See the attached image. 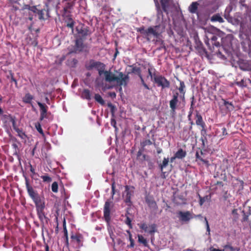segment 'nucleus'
<instances>
[{
	"label": "nucleus",
	"mask_w": 251,
	"mask_h": 251,
	"mask_svg": "<svg viewBox=\"0 0 251 251\" xmlns=\"http://www.w3.org/2000/svg\"><path fill=\"white\" fill-rule=\"evenodd\" d=\"M25 186L28 194L35 204L38 217L41 220H43L46 218L44 211L45 208L44 199L41 198L38 193L34 191L32 187L29 184V180L27 178H25Z\"/></svg>",
	"instance_id": "nucleus-1"
},
{
	"label": "nucleus",
	"mask_w": 251,
	"mask_h": 251,
	"mask_svg": "<svg viewBox=\"0 0 251 251\" xmlns=\"http://www.w3.org/2000/svg\"><path fill=\"white\" fill-rule=\"evenodd\" d=\"M115 72L118 74L117 76L109 71H105L104 76L105 81L108 82L116 81L120 86H126L129 80L128 75H124L122 72H118L116 70H115Z\"/></svg>",
	"instance_id": "nucleus-2"
},
{
	"label": "nucleus",
	"mask_w": 251,
	"mask_h": 251,
	"mask_svg": "<svg viewBox=\"0 0 251 251\" xmlns=\"http://www.w3.org/2000/svg\"><path fill=\"white\" fill-rule=\"evenodd\" d=\"M182 95L179 94L178 91H174L173 92L172 98L170 100L169 104L172 113H175L177 108V106L180 101H185V97H181Z\"/></svg>",
	"instance_id": "nucleus-3"
},
{
	"label": "nucleus",
	"mask_w": 251,
	"mask_h": 251,
	"mask_svg": "<svg viewBox=\"0 0 251 251\" xmlns=\"http://www.w3.org/2000/svg\"><path fill=\"white\" fill-rule=\"evenodd\" d=\"M125 188V190L123 193V198L126 204L130 206L132 205L131 198L134 195L135 187L131 185H126Z\"/></svg>",
	"instance_id": "nucleus-4"
},
{
	"label": "nucleus",
	"mask_w": 251,
	"mask_h": 251,
	"mask_svg": "<svg viewBox=\"0 0 251 251\" xmlns=\"http://www.w3.org/2000/svg\"><path fill=\"white\" fill-rule=\"evenodd\" d=\"M160 25H156L154 27H149L147 29H145L144 27L139 28L137 31L140 32L141 34H144L146 36L150 35H153L154 36L157 37L161 33V31H158V28Z\"/></svg>",
	"instance_id": "nucleus-5"
},
{
	"label": "nucleus",
	"mask_w": 251,
	"mask_h": 251,
	"mask_svg": "<svg viewBox=\"0 0 251 251\" xmlns=\"http://www.w3.org/2000/svg\"><path fill=\"white\" fill-rule=\"evenodd\" d=\"M153 81L158 87H161L162 89L169 88L170 86V81L162 75L154 76Z\"/></svg>",
	"instance_id": "nucleus-6"
},
{
	"label": "nucleus",
	"mask_w": 251,
	"mask_h": 251,
	"mask_svg": "<svg viewBox=\"0 0 251 251\" xmlns=\"http://www.w3.org/2000/svg\"><path fill=\"white\" fill-rule=\"evenodd\" d=\"M138 226L141 229L151 235L153 234L157 231L156 225L155 224H152L148 226L146 223H141L138 224Z\"/></svg>",
	"instance_id": "nucleus-7"
},
{
	"label": "nucleus",
	"mask_w": 251,
	"mask_h": 251,
	"mask_svg": "<svg viewBox=\"0 0 251 251\" xmlns=\"http://www.w3.org/2000/svg\"><path fill=\"white\" fill-rule=\"evenodd\" d=\"M85 68L87 70H91L93 69L98 70L101 68V67L105 66V65L100 61H96L94 59H91L85 63Z\"/></svg>",
	"instance_id": "nucleus-8"
},
{
	"label": "nucleus",
	"mask_w": 251,
	"mask_h": 251,
	"mask_svg": "<svg viewBox=\"0 0 251 251\" xmlns=\"http://www.w3.org/2000/svg\"><path fill=\"white\" fill-rule=\"evenodd\" d=\"M77 33L81 36L79 38H82L85 39L88 35L91 34L89 27L85 26L84 25H79L76 27Z\"/></svg>",
	"instance_id": "nucleus-9"
},
{
	"label": "nucleus",
	"mask_w": 251,
	"mask_h": 251,
	"mask_svg": "<svg viewBox=\"0 0 251 251\" xmlns=\"http://www.w3.org/2000/svg\"><path fill=\"white\" fill-rule=\"evenodd\" d=\"M177 215L179 221L182 222H188L193 218V214L189 211H179L177 213Z\"/></svg>",
	"instance_id": "nucleus-10"
},
{
	"label": "nucleus",
	"mask_w": 251,
	"mask_h": 251,
	"mask_svg": "<svg viewBox=\"0 0 251 251\" xmlns=\"http://www.w3.org/2000/svg\"><path fill=\"white\" fill-rule=\"evenodd\" d=\"M84 40L82 38H77L75 39L74 47V51L75 53L80 52L84 50L86 46L83 43Z\"/></svg>",
	"instance_id": "nucleus-11"
},
{
	"label": "nucleus",
	"mask_w": 251,
	"mask_h": 251,
	"mask_svg": "<svg viewBox=\"0 0 251 251\" xmlns=\"http://www.w3.org/2000/svg\"><path fill=\"white\" fill-rule=\"evenodd\" d=\"M37 103L40 107V116L39 120L40 121H41L45 118H48V115L50 114V113H48V107L46 104L42 103L39 101H37Z\"/></svg>",
	"instance_id": "nucleus-12"
},
{
	"label": "nucleus",
	"mask_w": 251,
	"mask_h": 251,
	"mask_svg": "<svg viewBox=\"0 0 251 251\" xmlns=\"http://www.w3.org/2000/svg\"><path fill=\"white\" fill-rule=\"evenodd\" d=\"M145 200L146 203L150 208L154 211H156L157 210L158 206L153 197L147 196L146 197Z\"/></svg>",
	"instance_id": "nucleus-13"
},
{
	"label": "nucleus",
	"mask_w": 251,
	"mask_h": 251,
	"mask_svg": "<svg viewBox=\"0 0 251 251\" xmlns=\"http://www.w3.org/2000/svg\"><path fill=\"white\" fill-rule=\"evenodd\" d=\"M110 202L106 201L105 202L104 206L103 214L105 220L106 222H108L110 220Z\"/></svg>",
	"instance_id": "nucleus-14"
},
{
	"label": "nucleus",
	"mask_w": 251,
	"mask_h": 251,
	"mask_svg": "<svg viewBox=\"0 0 251 251\" xmlns=\"http://www.w3.org/2000/svg\"><path fill=\"white\" fill-rule=\"evenodd\" d=\"M36 13L38 14V18L40 20H45L50 17L48 8H47L46 10L45 9L42 10L38 9Z\"/></svg>",
	"instance_id": "nucleus-15"
},
{
	"label": "nucleus",
	"mask_w": 251,
	"mask_h": 251,
	"mask_svg": "<svg viewBox=\"0 0 251 251\" xmlns=\"http://www.w3.org/2000/svg\"><path fill=\"white\" fill-rule=\"evenodd\" d=\"M196 124L201 127L206 126L205 122L203 121L201 115L198 110H196Z\"/></svg>",
	"instance_id": "nucleus-16"
},
{
	"label": "nucleus",
	"mask_w": 251,
	"mask_h": 251,
	"mask_svg": "<svg viewBox=\"0 0 251 251\" xmlns=\"http://www.w3.org/2000/svg\"><path fill=\"white\" fill-rule=\"evenodd\" d=\"M34 99V97L29 93H26L22 98L23 102L25 104H29L32 107H33L32 104V100Z\"/></svg>",
	"instance_id": "nucleus-17"
},
{
	"label": "nucleus",
	"mask_w": 251,
	"mask_h": 251,
	"mask_svg": "<svg viewBox=\"0 0 251 251\" xmlns=\"http://www.w3.org/2000/svg\"><path fill=\"white\" fill-rule=\"evenodd\" d=\"M65 22L67 23V26L72 29L73 31L75 25V22L72 18L71 15H69L66 16Z\"/></svg>",
	"instance_id": "nucleus-18"
},
{
	"label": "nucleus",
	"mask_w": 251,
	"mask_h": 251,
	"mask_svg": "<svg viewBox=\"0 0 251 251\" xmlns=\"http://www.w3.org/2000/svg\"><path fill=\"white\" fill-rule=\"evenodd\" d=\"M201 135L202 136L201 138V140L202 141V145L203 147H205L204 142L205 141H207V139L206 137V126L201 127Z\"/></svg>",
	"instance_id": "nucleus-19"
},
{
	"label": "nucleus",
	"mask_w": 251,
	"mask_h": 251,
	"mask_svg": "<svg viewBox=\"0 0 251 251\" xmlns=\"http://www.w3.org/2000/svg\"><path fill=\"white\" fill-rule=\"evenodd\" d=\"M232 10V6L231 5L227 6L225 11L224 16L225 19L227 20L232 19V17L230 16V13Z\"/></svg>",
	"instance_id": "nucleus-20"
},
{
	"label": "nucleus",
	"mask_w": 251,
	"mask_h": 251,
	"mask_svg": "<svg viewBox=\"0 0 251 251\" xmlns=\"http://www.w3.org/2000/svg\"><path fill=\"white\" fill-rule=\"evenodd\" d=\"M129 67L132 68L131 71V73L136 74L138 75V76L142 75L141 68L136 66L135 64L130 65Z\"/></svg>",
	"instance_id": "nucleus-21"
},
{
	"label": "nucleus",
	"mask_w": 251,
	"mask_h": 251,
	"mask_svg": "<svg viewBox=\"0 0 251 251\" xmlns=\"http://www.w3.org/2000/svg\"><path fill=\"white\" fill-rule=\"evenodd\" d=\"M178 90L179 91V94L182 95L181 97H183L184 96H185V85L183 81H180V86L178 88Z\"/></svg>",
	"instance_id": "nucleus-22"
},
{
	"label": "nucleus",
	"mask_w": 251,
	"mask_h": 251,
	"mask_svg": "<svg viewBox=\"0 0 251 251\" xmlns=\"http://www.w3.org/2000/svg\"><path fill=\"white\" fill-rule=\"evenodd\" d=\"M81 98L83 99L90 100L91 94L90 90L87 89H84L81 93Z\"/></svg>",
	"instance_id": "nucleus-23"
},
{
	"label": "nucleus",
	"mask_w": 251,
	"mask_h": 251,
	"mask_svg": "<svg viewBox=\"0 0 251 251\" xmlns=\"http://www.w3.org/2000/svg\"><path fill=\"white\" fill-rule=\"evenodd\" d=\"M144 149H140L137 153V159L141 161H144L146 160V155L143 154Z\"/></svg>",
	"instance_id": "nucleus-24"
},
{
	"label": "nucleus",
	"mask_w": 251,
	"mask_h": 251,
	"mask_svg": "<svg viewBox=\"0 0 251 251\" xmlns=\"http://www.w3.org/2000/svg\"><path fill=\"white\" fill-rule=\"evenodd\" d=\"M170 0H161L160 3L161 5L162 8L163 10L166 12L168 13V10Z\"/></svg>",
	"instance_id": "nucleus-25"
},
{
	"label": "nucleus",
	"mask_w": 251,
	"mask_h": 251,
	"mask_svg": "<svg viewBox=\"0 0 251 251\" xmlns=\"http://www.w3.org/2000/svg\"><path fill=\"white\" fill-rule=\"evenodd\" d=\"M203 153L201 150H200V151H197L196 153V160L197 161L198 160H199L204 164H208V161L203 159L201 156V155H203Z\"/></svg>",
	"instance_id": "nucleus-26"
},
{
	"label": "nucleus",
	"mask_w": 251,
	"mask_h": 251,
	"mask_svg": "<svg viewBox=\"0 0 251 251\" xmlns=\"http://www.w3.org/2000/svg\"><path fill=\"white\" fill-rule=\"evenodd\" d=\"M211 21L214 22H218L220 23H223L224 22V19L219 14H216L213 15L211 18Z\"/></svg>",
	"instance_id": "nucleus-27"
},
{
	"label": "nucleus",
	"mask_w": 251,
	"mask_h": 251,
	"mask_svg": "<svg viewBox=\"0 0 251 251\" xmlns=\"http://www.w3.org/2000/svg\"><path fill=\"white\" fill-rule=\"evenodd\" d=\"M176 157L178 159H182L186 155V152L182 149H179L175 153Z\"/></svg>",
	"instance_id": "nucleus-28"
},
{
	"label": "nucleus",
	"mask_w": 251,
	"mask_h": 251,
	"mask_svg": "<svg viewBox=\"0 0 251 251\" xmlns=\"http://www.w3.org/2000/svg\"><path fill=\"white\" fill-rule=\"evenodd\" d=\"M76 0H73L72 1H66L67 3L64 7V11H66L69 9H72L75 5Z\"/></svg>",
	"instance_id": "nucleus-29"
},
{
	"label": "nucleus",
	"mask_w": 251,
	"mask_h": 251,
	"mask_svg": "<svg viewBox=\"0 0 251 251\" xmlns=\"http://www.w3.org/2000/svg\"><path fill=\"white\" fill-rule=\"evenodd\" d=\"M224 248V251H240V250L239 247H234L230 245H225Z\"/></svg>",
	"instance_id": "nucleus-30"
},
{
	"label": "nucleus",
	"mask_w": 251,
	"mask_h": 251,
	"mask_svg": "<svg viewBox=\"0 0 251 251\" xmlns=\"http://www.w3.org/2000/svg\"><path fill=\"white\" fill-rule=\"evenodd\" d=\"M198 6L197 2H193L189 7L190 12L192 13H195L198 9Z\"/></svg>",
	"instance_id": "nucleus-31"
},
{
	"label": "nucleus",
	"mask_w": 251,
	"mask_h": 251,
	"mask_svg": "<svg viewBox=\"0 0 251 251\" xmlns=\"http://www.w3.org/2000/svg\"><path fill=\"white\" fill-rule=\"evenodd\" d=\"M15 130L17 133L18 136H19L22 139H25L27 138V135L25 133V132L23 130L22 128L16 129Z\"/></svg>",
	"instance_id": "nucleus-32"
},
{
	"label": "nucleus",
	"mask_w": 251,
	"mask_h": 251,
	"mask_svg": "<svg viewBox=\"0 0 251 251\" xmlns=\"http://www.w3.org/2000/svg\"><path fill=\"white\" fill-rule=\"evenodd\" d=\"M148 71L149 73V75L151 77V79L152 80H154V77L158 76V75H156V74H155V69L152 67L148 68Z\"/></svg>",
	"instance_id": "nucleus-33"
},
{
	"label": "nucleus",
	"mask_w": 251,
	"mask_h": 251,
	"mask_svg": "<svg viewBox=\"0 0 251 251\" xmlns=\"http://www.w3.org/2000/svg\"><path fill=\"white\" fill-rule=\"evenodd\" d=\"M217 36L215 35H211V37H210L211 44L216 47L220 46V43L217 41Z\"/></svg>",
	"instance_id": "nucleus-34"
},
{
	"label": "nucleus",
	"mask_w": 251,
	"mask_h": 251,
	"mask_svg": "<svg viewBox=\"0 0 251 251\" xmlns=\"http://www.w3.org/2000/svg\"><path fill=\"white\" fill-rule=\"evenodd\" d=\"M23 9H28L33 13H36L38 11L36 6H30L28 4L25 5L23 7Z\"/></svg>",
	"instance_id": "nucleus-35"
},
{
	"label": "nucleus",
	"mask_w": 251,
	"mask_h": 251,
	"mask_svg": "<svg viewBox=\"0 0 251 251\" xmlns=\"http://www.w3.org/2000/svg\"><path fill=\"white\" fill-rule=\"evenodd\" d=\"M169 161V158H164L162 162L159 165V167L162 172L163 169L168 165Z\"/></svg>",
	"instance_id": "nucleus-36"
},
{
	"label": "nucleus",
	"mask_w": 251,
	"mask_h": 251,
	"mask_svg": "<svg viewBox=\"0 0 251 251\" xmlns=\"http://www.w3.org/2000/svg\"><path fill=\"white\" fill-rule=\"evenodd\" d=\"M138 242L142 244L145 247H148V242L142 235H138Z\"/></svg>",
	"instance_id": "nucleus-37"
},
{
	"label": "nucleus",
	"mask_w": 251,
	"mask_h": 251,
	"mask_svg": "<svg viewBox=\"0 0 251 251\" xmlns=\"http://www.w3.org/2000/svg\"><path fill=\"white\" fill-rule=\"evenodd\" d=\"M95 99L98 102H99L101 105H104L105 101L100 94H96L95 95Z\"/></svg>",
	"instance_id": "nucleus-38"
},
{
	"label": "nucleus",
	"mask_w": 251,
	"mask_h": 251,
	"mask_svg": "<svg viewBox=\"0 0 251 251\" xmlns=\"http://www.w3.org/2000/svg\"><path fill=\"white\" fill-rule=\"evenodd\" d=\"M238 210L237 209H234L232 210V214L233 215L232 220L233 222H237L239 219V215L238 214Z\"/></svg>",
	"instance_id": "nucleus-39"
},
{
	"label": "nucleus",
	"mask_w": 251,
	"mask_h": 251,
	"mask_svg": "<svg viewBox=\"0 0 251 251\" xmlns=\"http://www.w3.org/2000/svg\"><path fill=\"white\" fill-rule=\"evenodd\" d=\"M71 238L72 239H75L77 243L79 244L81 242V240L82 239L83 236L81 234L76 235H72Z\"/></svg>",
	"instance_id": "nucleus-40"
},
{
	"label": "nucleus",
	"mask_w": 251,
	"mask_h": 251,
	"mask_svg": "<svg viewBox=\"0 0 251 251\" xmlns=\"http://www.w3.org/2000/svg\"><path fill=\"white\" fill-rule=\"evenodd\" d=\"M224 105L226 107L227 109L229 111H232L234 107L231 102L224 100Z\"/></svg>",
	"instance_id": "nucleus-41"
},
{
	"label": "nucleus",
	"mask_w": 251,
	"mask_h": 251,
	"mask_svg": "<svg viewBox=\"0 0 251 251\" xmlns=\"http://www.w3.org/2000/svg\"><path fill=\"white\" fill-rule=\"evenodd\" d=\"M35 126L37 130L42 135H44L43 130L42 128L41 125L40 123L37 122L35 123Z\"/></svg>",
	"instance_id": "nucleus-42"
},
{
	"label": "nucleus",
	"mask_w": 251,
	"mask_h": 251,
	"mask_svg": "<svg viewBox=\"0 0 251 251\" xmlns=\"http://www.w3.org/2000/svg\"><path fill=\"white\" fill-rule=\"evenodd\" d=\"M58 183L56 181L53 182L51 185V190L54 193L58 192Z\"/></svg>",
	"instance_id": "nucleus-43"
},
{
	"label": "nucleus",
	"mask_w": 251,
	"mask_h": 251,
	"mask_svg": "<svg viewBox=\"0 0 251 251\" xmlns=\"http://www.w3.org/2000/svg\"><path fill=\"white\" fill-rule=\"evenodd\" d=\"M157 43H159L160 45V46L157 48L158 50H161L162 49H165V44L162 40L160 39L157 40L156 41V44Z\"/></svg>",
	"instance_id": "nucleus-44"
},
{
	"label": "nucleus",
	"mask_w": 251,
	"mask_h": 251,
	"mask_svg": "<svg viewBox=\"0 0 251 251\" xmlns=\"http://www.w3.org/2000/svg\"><path fill=\"white\" fill-rule=\"evenodd\" d=\"M152 144V142L150 139H147L141 143V145L142 147V149H144L145 147L151 145Z\"/></svg>",
	"instance_id": "nucleus-45"
},
{
	"label": "nucleus",
	"mask_w": 251,
	"mask_h": 251,
	"mask_svg": "<svg viewBox=\"0 0 251 251\" xmlns=\"http://www.w3.org/2000/svg\"><path fill=\"white\" fill-rule=\"evenodd\" d=\"M107 106H108V107L110 108V112H111V114L112 115H114L116 110V107L113 104H112L111 102L108 103Z\"/></svg>",
	"instance_id": "nucleus-46"
},
{
	"label": "nucleus",
	"mask_w": 251,
	"mask_h": 251,
	"mask_svg": "<svg viewBox=\"0 0 251 251\" xmlns=\"http://www.w3.org/2000/svg\"><path fill=\"white\" fill-rule=\"evenodd\" d=\"M10 121L12 123L13 128L15 130H17L16 129L19 128L16 126V122L15 121V117H10Z\"/></svg>",
	"instance_id": "nucleus-47"
},
{
	"label": "nucleus",
	"mask_w": 251,
	"mask_h": 251,
	"mask_svg": "<svg viewBox=\"0 0 251 251\" xmlns=\"http://www.w3.org/2000/svg\"><path fill=\"white\" fill-rule=\"evenodd\" d=\"M41 178L44 182H50L51 181V178L48 175L42 176Z\"/></svg>",
	"instance_id": "nucleus-48"
},
{
	"label": "nucleus",
	"mask_w": 251,
	"mask_h": 251,
	"mask_svg": "<svg viewBox=\"0 0 251 251\" xmlns=\"http://www.w3.org/2000/svg\"><path fill=\"white\" fill-rule=\"evenodd\" d=\"M141 80V82L143 86L147 89L150 90V88L149 87V86L145 83L144 78H143L142 75H140L138 76Z\"/></svg>",
	"instance_id": "nucleus-49"
},
{
	"label": "nucleus",
	"mask_w": 251,
	"mask_h": 251,
	"mask_svg": "<svg viewBox=\"0 0 251 251\" xmlns=\"http://www.w3.org/2000/svg\"><path fill=\"white\" fill-rule=\"evenodd\" d=\"M235 84L241 87H246L247 85L245 82L244 79H242L240 81L236 82Z\"/></svg>",
	"instance_id": "nucleus-50"
},
{
	"label": "nucleus",
	"mask_w": 251,
	"mask_h": 251,
	"mask_svg": "<svg viewBox=\"0 0 251 251\" xmlns=\"http://www.w3.org/2000/svg\"><path fill=\"white\" fill-rule=\"evenodd\" d=\"M63 232L64 234V236L65 238H67V237H68V231L66 226V221L65 220H64L63 224Z\"/></svg>",
	"instance_id": "nucleus-51"
},
{
	"label": "nucleus",
	"mask_w": 251,
	"mask_h": 251,
	"mask_svg": "<svg viewBox=\"0 0 251 251\" xmlns=\"http://www.w3.org/2000/svg\"><path fill=\"white\" fill-rule=\"evenodd\" d=\"M195 102H196V100L195 99L194 96H193L191 98V105H190V108H191L192 109H194Z\"/></svg>",
	"instance_id": "nucleus-52"
},
{
	"label": "nucleus",
	"mask_w": 251,
	"mask_h": 251,
	"mask_svg": "<svg viewBox=\"0 0 251 251\" xmlns=\"http://www.w3.org/2000/svg\"><path fill=\"white\" fill-rule=\"evenodd\" d=\"M9 73L11 77V81L14 82L16 84H17V81L16 79L14 77V74L12 73V71H9Z\"/></svg>",
	"instance_id": "nucleus-53"
},
{
	"label": "nucleus",
	"mask_w": 251,
	"mask_h": 251,
	"mask_svg": "<svg viewBox=\"0 0 251 251\" xmlns=\"http://www.w3.org/2000/svg\"><path fill=\"white\" fill-rule=\"evenodd\" d=\"M105 67V66L101 67V68L98 69L97 70L98 71V72H99V74L100 75H101L103 74L104 75V72L105 71H104Z\"/></svg>",
	"instance_id": "nucleus-54"
},
{
	"label": "nucleus",
	"mask_w": 251,
	"mask_h": 251,
	"mask_svg": "<svg viewBox=\"0 0 251 251\" xmlns=\"http://www.w3.org/2000/svg\"><path fill=\"white\" fill-rule=\"evenodd\" d=\"M126 223L129 226L130 228H132L131 220L128 217H127L126 218Z\"/></svg>",
	"instance_id": "nucleus-55"
},
{
	"label": "nucleus",
	"mask_w": 251,
	"mask_h": 251,
	"mask_svg": "<svg viewBox=\"0 0 251 251\" xmlns=\"http://www.w3.org/2000/svg\"><path fill=\"white\" fill-rule=\"evenodd\" d=\"M242 212L243 213V217L242 220V222H243L247 221L248 220L249 215H246L245 212L244 211H243Z\"/></svg>",
	"instance_id": "nucleus-56"
},
{
	"label": "nucleus",
	"mask_w": 251,
	"mask_h": 251,
	"mask_svg": "<svg viewBox=\"0 0 251 251\" xmlns=\"http://www.w3.org/2000/svg\"><path fill=\"white\" fill-rule=\"evenodd\" d=\"M111 188H112V197L114 196V195L115 194V182H113L111 185Z\"/></svg>",
	"instance_id": "nucleus-57"
},
{
	"label": "nucleus",
	"mask_w": 251,
	"mask_h": 251,
	"mask_svg": "<svg viewBox=\"0 0 251 251\" xmlns=\"http://www.w3.org/2000/svg\"><path fill=\"white\" fill-rule=\"evenodd\" d=\"M200 201L199 203L200 205H202L205 201V197H201L199 195Z\"/></svg>",
	"instance_id": "nucleus-58"
},
{
	"label": "nucleus",
	"mask_w": 251,
	"mask_h": 251,
	"mask_svg": "<svg viewBox=\"0 0 251 251\" xmlns=\"http://www.w3.org/2000/svg\"><path fill=\"white\" fill-rule=\"evenodd\" d=\"M194 109H192L191 108H189V111L188 115V118L189 121H191V116L193 114Z\"/></svg>",
	"instance_id": "nucleus-59"
},
{
	"label": "nucleus",
	"mask_w": 251,
	"mask_h": 251,
	"mask_svg": "<svg viewBox=\"0 0 251 251\" xmlns=\"http://www.w3.org/2000/svg\"><path fill=\"white\" fill-rule=\"evenodd\" d=\"M222 134L223 136L227 135V130L226 127H223L222 129Z\"/></svg>",
	"instance_id": "nucleus-60"
},
{
	"label": "nucleus",
	"mask_w": 251,
	"mask_h": 251,
	"mask_svg": "<svg viewBox=\"0 0 251 251\" xmlns=\"http://www.w3.org/2000/svg\"><path fill=\"white\" fill-rule=\"evenodd\" d=\"M134 247V240H132L130 241V245L128 246L129 248H132Z\"/></svg>",
	"instance_id": "nucleus-61"
},
{
	"label": "nucleus",
	"mask_w": 251,
	"mask_h": 251,
	"mask_svg": "<svg viewBox=\"0 0 251 251\" xmlns=\"http://www.w3.org/2000/svg\"><path fill=\"white\" fill-rule=\"evenodd\" d=\"M206 231L208 232V234H210V227L209 226V224L208 221H206Z\"/></svg>",
	"instance_id": "nucleus-62"
},
{
	"label": "nucleus",
	"mask_w": 251,
	"mask_h": 251,
	"mask_svg": "<svg viewBox=\"0 0 251 251\" xmlns=\"http://www.w3.org/2000/svg\"><path fill=\"white\" fill-rule=\"evenodd\" d=\"M30 171L31 173H32L33 174H34L35 173V170L33 168V167L31 165H30Z\"/></svg>",
	"instance_id": "nucleus-63"
},
{
	"label": "nucleus",
	"mask_w": 251,
	"mask_h": 251,
	"mask_svg": "<svg viewBox=\"0 0 251 251\" xmlns=\"http://www.w3.org/2000/svg\"><path fill=\"white\" fill-rule=\"evenodd\" d=\"M127 233L129 234V241H131L132 240H133L132 238V235L129 231H127Z\"/></svg>",
	"instance_id": "nucleus-64"
}]
</instances>
